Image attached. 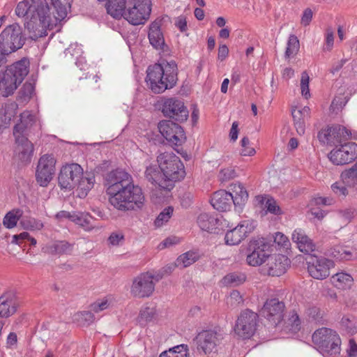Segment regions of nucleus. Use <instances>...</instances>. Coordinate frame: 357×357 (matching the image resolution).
Segmentation results:
<instances>
[{
	"label": "nucleus",
	"mask_w": 357,
	"mask_h": 357,
	"mask_svg": "<svg viewBox=\"0 0 357 357\" xmlns=\"http://www.w3.org/2000/svg\"><path fill=\"white\" fill-rule=\"evenodd\" d=\"M36 123V116L29 111H24L20 114V122L13 128L15 137H27L29 132Z\"/></svg>",
	"instance_id": "nucleus-25"
},
{
	"label": "nucleus",
	"mask_w": 357,
	"mask_h": 357,
	"mask_svg": "<svg viewBox=\"0 0 357 357\" xmlns=\"http://www.w3.org/2000/svg\"><path fill=\"white\" fill-rule=\"evenodd\" d=\"M294 126L298 135L305 133V122L310 116V109L305 106L301 109H293L291 111Z\"/></svg>",
	"instance_id": "nucleus-31"
},
{
	"label": "nucleus",
	"mask_w": 357,
	"mask_h": 357,
	"mask_svg": "<svg viewBox=\"0 0 357 357\" xmlns=\"http://www.w3.org/2000/svg\"><path fill=\"white\" fill-rule=\"evenodd\" d=\"M20 223L25 229L40 230L43 227V224L40 220L29 216L22 217Z\"/></svg>",
	"instance_id": "nucleus-47"
},
{
	"label": "nucleus",
	"mask_w": 357,
	"mask_h": 357,
	"mask_svg": "<svg viewBox=\"0 0 357 357\" xmlns=\"http://www.w3.org/2000/svg\"><path fill=\"white\" fill-rule=\"evenodd\" d=\"M291 238L297 244L301 252L310 255L312 252L314 251L315 244L302 229H295L292 233Z\"/></svg>",
	"instance_id": "nucleus-30"
},
{
	"label": "nucleus",
	"mask_w": 357,
	"mask_h": 357,
	"mask_svg": "<svg viewBox=\"0 0 357 357\" xmlns=\"http://www.w3.org/2000/svg\"><path fill=\"white\" fill-rule=\"evenodd\" d=\"M284 308V303L278 298L267 299L261 310V314L272 324L277 326L283 319Z\"/></svg>",
	"instance_id": "nucleus-20"
},
{
	"label": "nucleus",
	"mask_w": 357,
	"mask_h": 357,
	"mask_svg": "<svg viewBox=\"0 0 357 357\" xmlns=\"http://www.w3.org/2000/svg\"><path fill=\"white\" fill-rule=\"evenodd\" d=\"M351 132L344 127L335 126L321 129L317 135L319 141L324 144L336 146L342 144L350 137Z\"/></svg>",
	"instance_id": "nucleus-15"
},
{
	"label": "nucleus",
	"mask_w": 357,
	"mask_h": 357,
	"mask_svg": "<svg viewBox=\"0 0 357 357\" xmlns=\"http://www.w3.org/2000/svg\"><path fill=\"white\" fill-rule=\"evenodd\" d=\"M158 128L161 135L172 145L180 146L186 139L182 127L171 120L160 121Z\"/></svg>",
	"instance_id": "nucleus-16"
},
{
	"label": "nucleus",
	"mask_w": 357,
	"mask_h": 357,
	"mask_svg": "<svg viewBox=\"0 0 357 357\" xmlns=\"http://www.w3.org/2000/svg\"><path fill=\"white\" fill-rule=\"evenodd\" d=\"M332 282L338 289H349L354 282L351 275L346 273H337L332 276Z\"/></svg>",
	"instance_id": "nucleus-38"
},
{
	"label": "nucleus",
	"mask_w": 357,
	"mask_h": 357,
	"mask_svg": "<svg viewBox=\"0 0 357 357\" xmlns=\"http://www.w3.org/2000/svg\"><path fill=\"white\" fill-rule=\"evenodd\" d=\"M301 324L298 314L294 311L292 312L288 319V325L290 326V330L294 333L298 331L301 328Z\"/></svg>",
	"instance_id": "nucleus-53"
},
{
	"label": "nucleus",
	"mask_w": 357,
	"mask_h": 357,
	"mask_svg": "<svg viewBox=\"0 0 357 357\" xmlns=\"http://www.w3.org/2000/svg\"><path fill=\"white\" fill-rule=\"evenodd\" d=\"M274 242L283 248H287L289 244L288 238L281 232H276L275 234Z\"/></svg>",
	"instance_id": "nucleus-55"
},
{
	"label": "nucleus",
	"mask_w": 357,
	"mask_h": 357,
	"mask_svg": "<svg viewBox=\"0 0 357 357\" xmlns=\"http://www.w3.org/2000/svg\"><path fill=\"white\" fill-rule=\"evenodd\" d=\"M6 62L7 59L0 56V67ZM29 66V62L23 59L7 67L2 75L0 74V91L4 97L13 94L27 75Z\"/></svg>",
	"instance_id": "nucleus-4"
},
{
	"label": "nucleus",
	"mask_w": 357,
	"mask_h": 357,
	"mask_svg": "<svg viewBox=\"0 0 357 357\" xmlns=\"http://www.w3.org/2000/svg\"><path fill=\"white\" fill-rule=\"evenodd\" d=\"M25 40L18 24L7 26L0 33V56L7 59L8 56L24 46Z\"/></svg>",
	"instance_id": "nucleus-7"
},
{
	"label": "nucleus",
	"mask_w": 357,
	"mask_h": 357,
	"mask_svg": "<svg viewBox=\"0 0 357 357\" xmlns=\"http://www.w3.org/2000/svg\"><path fill=\"white\" fill-rule=\"evenodd\" d=\"M323 295L331 301H337V296L335 289L326 288L323 291Z\"/></svg>",
	"instance_id": "nucleus-64"
},
{
	"label": "nucleus",
	"mask_w": 357,
	"mask_h": 357,
	"mask_svg": "<svg viewBox=\"0 0 357 357\" xmlns=\"http://www.w3.org/2000/svg\"><path fill=\"white\" fill-rule=\"evenodd\" d=\"M252 230V227L248 221L241 222L226 233L225 237L226 244L229 245L239 244Z\"/></svg>",
	"instance_id": "nucleus-24"
},
{
	"label": "nucleus",
	"mask_w": 357,
	"mask_h": 357,
	"mask_svg": "<svg viewBox=\"0 0 357 357\" xmlns=\"http://www.w3.org/2000/svg\"><path fill=\"white\" fill-rule=\"evenodd\" d=\"M146 73V82L154 93H161L172 89L178 80V68L174 61L162 60L149 66Z\"/></svg>",
	"instance_id": "nucleus-2"
},
{
	"label": "nucleus",
	"mask_w": 357,
	"mask_h": 357,
	"mask_svg": "<svg viewBox=\"0 0 357 357\" xmlns=\"http://www.w3.org/2000/svg\"><path fill=\"white\" fill-rule=\"evenodd\" d=\"M224 336L223 330L219 327L202 331L196 336L198 353L201 356L217 354Z\"/></svg>",
	"instance_id": "nucleus-8"
},
{
	"label": "nucleus",
	"mask_w": 357,
	"mask_h": 357,
	"mask_svg": "<svg viewBox=\"0 0 357 357\" xmlns=\"http://www.w3.org/2000/svg\"><path fill=\"white\" fill-rule=\"evenodd\" d=\"M162 20L156 19L149 26L148 38L150 44L156 50H164L165 46V38L160 26Z\"/></svg>",
	"instance_id": "nucleus-27"
},
{
	"label": "nucleus",
	"mask_w": 357,
	"mask_h": 357,
	"mask_svg": "<svg viewBox=\"0 0 357 357\" xmlns=\"http://www.w3.org/2000/svg\"><path fill=\"white\" fill-rule=\"evenodd\" d=\"M162 113L169 119L183 123L189 116V112L183 101L176 97L164 98L162 103Z\"/></svg>",
	"instance_id": "nucleus-11"
},
{
	"label": "nucleus",
	"mask_w": 357,
	"mask_h": 357,
	"mask_svg": "<svg viewBox=\"0 0 357 357\" xmlns=\"http://www.w3.org/2000/svg\"><path fill=\"white\" fill-rule=\"evenodd\" d=\"M313 13L311 8H307L304 10L301 17V23L302 25L306 26L310 24L312 19Z\"/></svg>",
	"instance_id": "nucleus-57"
},
{
	"label": "nucleus",
	"mask_w": 357,
	"mask_h": 357,
	"mask_svg": "<svg viewBox=\"0 0 357 357\" xmlns=\"http://www.w3.org/2000/svg\"><path fill=\"white\" fill-rule=\"evenodd\" d=\"M128 6V0H107V12L113 18L120 20L123 17Z\"/></svg>",
	"instance_id": "nucleus-32"
},
{
	"label": "nucleus",
	"mask_w": 357,
	"mask_h": 357,
	"mask_svg": "<svg viewBox=\"0 0 357 357\" xmlns=\"http://www.w3.org/2000/svg\"><path fill=\"white\" fill-rule=\"evenodd\" d=\"M193 195L190 192H185L181 197V204L183 207L188 208L192 203Z\"/></svg>",
	"instance_id": "nucleus-60"
},
{
	"label": "nucleus",
	"mask_w": 357,
	"mask_h": 357,
	"mask_svg": "<svg viewBox=\"0 0 357 357\" xmlns=\"http://www.w3.org/2000/svg\"><path fill=\"white\" fill-rule=\"evenodd\" d=\"M259 201L264 203L267 211L274 215H281L282 211L278 204L277 202L272 197H259Z\"/></svg>",
	"instance_id": "nucleus-46"
},
{
	"label": "nucleus",
	"mask_w": 357,
	"mask_h": 357,
	"mask_svg": "<svg viewBox=\"0 0 357 357\" xmlns=\"http://www.w3.org/2000/svg\"><path fill=\"white\" fill-rule=\"evenodd\" d=\"M159 357H189L187 344H180L162 352Z\"/></svg>",
	"instance_id": "nucleus-42"
},
{
	"label": "nucleus",
	"mask_w": 357,
	"mask_h": 357,
	"mask_svg": "<svg viewBox=\"0 0 357 357\" xmlns=\"http://www.w3.org/2000/svg\"><path fill=\"white\" fill-rule=\"evenodd\" d=\"M346 185H348L342 179V181L334 183L331 185V189L336 196L339 198L343 199L348 195V190Z\"/></svg>",
	"instance_id": "nucleus-51"
},
{
	"label": "nucleus",
	"mask_w": 357,
	"mask_h": 357,
	"mask_svg": "<svg viewBox=\"0 0 357 357\" xmlns=\"http://www.w3.org/2000/svg\"><path fill=\"white\" fill-rule=\"evenodd\" d=\"M267 263L263 266L262 271L273 277L283 275L289 266L290 261L283 255H268Z\"/></svg>",
	"instance_id": "nucleus-21"
},
{
	"label": "nucleus",
	"mask_w": 357,
	"mask_h": 357,
	"mask_svg": "<svg viewBox=\"0 0 357 357\" xmlns=\"http://www.w3.org/2000/svg\"><path fill=\"white\" fill-rule=\"evenodd\" d=\"M155 315V310L150 307L142 308L138 317V322L141 325H145L151 321Z\"/></svg>",
	"instance_id": "nucleus-50"
},
{
	"label": "nucleus",
	"mask_w": 357,
	"mask_h": 357,
	"mask_svg": "<svg viewBox=\"0 0 357 357\" xmlns=\"http://www.w3.org/2000/svg\"><path fill=\"white\" fill-rule=\"evenodd\" d=\"M341 178L348 186L357 185V161L350 169L342 172Z\"/></svg>",
	"instance_id": "nucleus-43"
},
{
	"label": "nucleus",
	"mask_w": 357,
	"mask_h": 357,
	"mask_svg": "<svg viewBox=\"0 0 357 357\" xmlns=\"http://www.w3.org/2000/svg\"><path fill=\"white\" fill-rule=\"evenodd\" d=\"M153 276L149 273H143L135 277L130 287V294L135 298H144L152 295L155 290Z\"/></svg>",
	"instance_id": "nucleus-17"
},
{
	"label": "nucleus",
	"mask_w": 357,
	"mask_h": 357,
	"mask_svg": "<svg viewBox=\"0 0 357 357\" xmlns=\"http://www.w3.org/2000/svg\"><path fill=\"white\" fill-rule=\"evenodd\" d=\"M108 307V303L107 301H102L101 302L97 301L93 303H92L90 306L91 310L93 311L94 312H99L103 310L107 309Z\"/></svg>",
	"instance_id": "nucleus-59"
},
{
	"label": "nucleus",
	"mask_w": 357,
	"mask_h": 357,
	"mask_svg": "<svg viewBox=\"0 0 357 357\" xmlns=\"http://www.w3.org/2000/svg\"><path fill=\"white\" fill-rule=\"evenodd\" d=\"M309 82L310 77L308 74L305 71L303 72L301 79V89L302 96H303L306 99H308L310 97Z\"/></svg>",
	"instance_id": "nucleus-52"
},
{
	"label": "nucleus",
	"mask_w": 357,
	"mask_h": 357,
	"mask_svg": "<svg viewBox=\"0 0 357 357\" xmlns=\"http://www.w3.org/2000/svg\"><path fill=\"white\" fill-rule=\"evenodd\" d=\"M334 42V32L332 28L328 27L326 29V47H324L325 50L330 51L333 46Z\"/></svg>",
	"instance_id": "nucleus-54"
},
{
	"label": "nucleus",
	"mask_w": 357,
	"mask_h": 357,
	"mask_svg": "<svg viewBox=\"0 0 357 357\" xmlns=\"http://www.w3.org/2000/svg\"><path fill=\"white\" fill-rule=\"evenodd\" d=\"M110 204L121 211L140 209L143 207L145 197L142 188L133 183L128 184L120 191L109 197Z\"/></svg>",
	"instance_id": "nucleus-5"
},
{
	"label": "nucleus",
	"mask_w": 357,
	"mask_h": 357,
	"mask_svg": "<svg viewBox=\"0 0 357 357\" xmlns=\"http://www.w3.org/2000/svg\"><path fill=\"white\" fill-rule=\"evenodd\" d=\"M159 169L163 173L166 181H162V188L167 192L171 191L176 181L185 176V168L180 158L172 152H165L157 157Z\"/></svg>",
	"instance_id": "nucleus-3"
},
{
	"label": "nucleus",
	"mask_w": 357,
	"mask_h": 357,
	"mask_svg": "<svg viewBox=\"0 0 357 357\" xmlns=\"http://www.w3.org/2000/svg\"><path fill=\"white\" fill-rule=\"evenodd\" d=\"M22 215V211L21 210L11 211L8 212L3 218V225L8 229H12L15 227L17 223V221L20 219Z\"/></svg>",
	"instance_id": "nucleus-45"
},
{
	"label": "nucleus",
	"mask_w": 357,
	"mask_h": 357,
	"mask_svg": "<svg viewBox=\"0 0 357 357\" xmlns=\"http://www.w3.org/2000/svg\"><path fill=\"white\" fill-rule=\"evenodd\" d=\"M267 248L268 245L261 241L251 242L249 245V250L251 252L248 255L246 259L248 264L256 266L266 261L269 255L266 250Z\"/></svg>",
	"instance_id": "nucleus-23"
},
{
	"label": "nucleus",
	"mask_w": 357,
	"mask_h": 357,
	"mask_svg": "<svg viewBox=\"0 0 357 357\" xmlns=\"http://www.w3.org/2000/svg\"><path fill=\"white\" fill-rule=\"evenodd\" d=\"M144 174L146 178L149 182L158 186L159 190H164L162 188V185H164L162 184V183H163L162 181H166V179L163 176V173H162L160 169L159 170L156 165L147 166Z\"/></svg>",
	"instance_id": "nucleus-33"
},
{
	"label": "nucleus",
	"mask_w": 357,
	"mask_h": 357,
	"mask_svg": "<svg viewBox=\"0 0 357 357\" xmlns=\"http://www.w3.org/2000/svg\"><path fill=\"white\" fill-rule=\"evenodd\" d=\"M94 183L95 178L93 176L89 177H84L82 176V178H80V181H78V183L76 185L77 188V190L78 197L80 198H84L93 187Z\"/></svg>",
	"instance_id": "nucleus-39"
},
{
	"label": "nucleus",
	"mask_w": 357,
	"mask_h": 357,
	"mask_svg": "<svg viewBox=\"0 0 357 357\" xmlns=\"http://www.w3.org/2000/svg\"><path fill=\"white\" fill-rule=\"evenodd\" d=\"M300 44L298 38L295 35H290L287 41L284 54L286 59H290L297 54L299 51Z\"/></svg>",
	"instance_id": "nucleus-44"
},
{
	"label": "nucleus",
	"mask_w": 357,
	"mask_h": 357,
	"mask_svg": "<svg viewBox=\"0 0 357 357\" xmlns=\"http://www.w3.org/2000/svg\"><path fill=\"white\" fill-rule=\"evenodd\" d=\"M230 187L232 191L230 194L234 197V205H243L248 199V193L244 186L241 183H236L231 184Z\"/></svg>",
	"instance_id": "nucleus-36"
},
{
	"label": "nucleus",
	"mask_w": 357,
	"mask_h": 357,
	"mask_svg": "<svg viewBox=\"0 0 357 357\" xmlns=\"http://www.w3.org/2000/svg\"><path fill=\"white\" fill-rule=\"evenodd\" d=\"M47 8L46 0H24L16 6L15 14L20 17H26L24 27L33 40L46 36L48 25L51 20L54 21L52 17L46 15Z\"/></svg>",
	"instance_id": "nucleus-1"
},
{
	"label": "nucleus",
	"mask_w": 357,
	"mask_h": 357,
	"mask_svg": "<svg viewBox=\"0 0 357 357\" xmlns=\"http://www.w3.org/2000/svg\"><path fill=\"white\" fill-rule=\"evenodd\" d=\"M17 158L22 162H30L33 153V144L27 137H15Z\"/></svg>",
	"instance_id": "nucleus-28"
},
{
	"label": "nucleus",
	"mask_w": 357,
	"mask_h": 357,
	"mask_svg": "<svg viewBox=\"0 0 357 357\" xmlns=\"http://www.w3.org/2000/svg\"><path fill=\"white\" fill-rule=\"evenodd\" d=\"M17 310L15 303L10 294L0 296V317L8 318Z\"/></svg>",
	"instance_id": "nucleus-35"
},
{
	"label": "nucleus",
	"mask_w": 357,
	"mask_h": 357,
	"mask_svg": "<svg viewBox=\"0 0 357 357\" xmlns=\"http://www.w3.org/2000/svg\"><path fill=\"white\" fill-rule=\"evenodd\" d=\"M306 261L310 275L317 280H324L328 277L330 269L334 266L333 261L313 255H310Z\"/></svg>",
	"instance_id": "nucleus-14"
},
{
	"label": "nucleus",
	"mask_w": 357,
	"mask_h": 357,
	"mask_svg": "<svg viewBox=\"0 0 357 357\" xmlns=\"http://www.w3.org/2000/svg\"><path fill=\"white\" fill-rule=\"evenodd\" d=\"M52 8L48 5V12L46 15H50L55 22H50L47 29H52L59 22L64 20L71 8L73 0H50Z\"/></svg>",
	"instance_id": "nucleus-22"
},
{
	"label": "nucleus",
	"mask_w": 357,
	"mask_h": 357,
	"mask_svg": "<svg viewBox=\"0 0 357 357\" xmlns=\"http://www.w3.org/2000/svg\"><path fill=\"white\" fill-rule=\"evenodd\" d=\"M246 280V276L241 272H234L226 275L222 279V283L225 286L236 287L243 284Z\"/></svg>",
	"instance_id": "nucleus-41"
},
{
	"label": "nucleus",
	"mask_w": 357,
	"mask_h": 357,
	"mask_svg": "<svg viewBox=\"0 0 357 357\" xmlns=\"http://www.w3.org/2000/svg\"><path fill=\"white\" fill-rule=\"evenodd\" d=\"M328 157L330 160L336 165H342L351 162L357 157V144L355 142H344L340 147L332 150Z\"/></svg>",
	"instance_id": "nucleus-18"
},
{
	"label": "nucleus",
	"mask_w": 357,
	"mask_h": 357,
	"mask_svg": "<svg viewBox=\"0 0 357 357\" xmlns=\"http://www.w3.org/2000/svg\"><path fill=\"white\" fill-rule=\"evenodd\" d=\"M151 12V0H128L123 18L132 25L144 24Z\"/></svg>",
	"instance_id": "nucleus-9"
},
{
	"label": "nucleus",
	"mask_w": 357,
	"mask_h": 357,
	"mask_svg": "<svg viewBox=\"0 0 357 357\" xmlns=\"http://www.w3.org/2000/svg\"><path fill=\"white\" fill-rule=\"evenodd\" d=\"M55 164L56 160L51 155H44L39 159L36 178L40 186H47L52 179L55 172Z\"/></svg>",
	"instance_id": "nucleus-19"
},
{
	"label": "nucleus",
	"mask_w": 357,
	"mask_h": 357,
	"mask_svg": "<svg viewBox=\"0 0 357 357\" xmlns=\"http://www.w3.org/2000/svg\"><path fill=\"white\" fill-rule=\"evenodd\" d=\"M197 222L202 230L213 233L215 232L219 219L209 213H202L197 217Z\"/></svg>",
	"instance_id": "nucleus-34"
},
{
	"label": "nucleus",
	"mask_w": 357,
	"mask_h": 357,
	"mask_svg": "<svg viewBox=\"0 0 357 357\" xmlns=\"http://www.w3.org/2000/svg\"><path fill=\"white\" fill-rule=\"evenodd\" d=\"M324 312L317 306H310L305 310V316L309 321L322 323Z\"/></svg>",
	"instance_id": "nucleus-48"
},
{
	"label": "nucleus",
	"mask_w": 357,
	"mask_h": 357,
	"mask_svg": "<svg viewBox=\"0 0 357 357\" xmlns=\"http://www.w3.org/2000/svg\"><path fill=\"white\" fill-rule=\"evenodd\" d=\"M124 240V236L121 233L113 232L108 238V241L112 245H118Z\"/></svg>",
	"instance_id": "nucleus-58"
},
{
	"label": "nucleus",
	"mask_w": 357,
	"mask_h": 357,
	"mask_svg": "<svg viewBox=\"0 0 357 357\" xmlns=\"http://www.w3.org/2000/svg\"><path fill=\"white\" fill-rule=\"evenodd\" d=\"M259 317L257 313L245 309L240 313L234 326V333L242 339H250L257 330Z\"/></svg>",
	"instance_id": "nucleus-10"
},
{
	"label": "nucleus",
	"mask_w": 357,
	"mask_h": 357,
	"mask_svg": "<svg viewBox=\"0 0 357 357\" xmlns=\"http://www.w3.org/2000/svg\"><path fill=\"white\" fill-rule=\"evenodd\" d=\"M11 118L9 116H7L6 112L5 109L0 110V129L3 132V130L8 128L10 123Z\"/></svg>",
	"instance_id": "nucleus-56"
},
{
	"label": "nucleus",
	"mask_w": 357,
	"mask_h": 357,
	"mask_svg": "<svg viewBox=\"0 0 357 357\" xmlns=\"http://www.w3.org/2000/svg\"><path fill=\"white\" fill-rule=\"evenodd\" d=\"M79 317L82 321L85 322L86 325H89L94 320V315L91 311H84L79 314Z\"/></svg>",
	"instance_id": "nucleus-62"
},
{
	"label": "nucleus",
	"mask_w": 357,
	"mask_h": 357,
	"mask_svg": "<svg viewBox=\"0 0 357 357\" xmlns=\"http://www.w3.org/2000/svg\"><path fill=\"white\" fill-rule=\"evenodd\" d=\"M93 221V218L89 213L74 212L72 222L79 225L85 230H91L94 227Z\"/></svg>",
	"instance_id": "nucleus-37"
},
{
	"label": "nucleus",
	"mask_w": 357,
	"mask_h": 357,
	"mask_svg": "<svg viewBox=\"0 0 357 357\" xmlns=\"http://www.w3.org/2000/svg\"><path fill=\"white\" fill-rule=\"evenodd\" d=\"M220 176L222 181H227L235 177L236 172L232 169H224L220 171Z\"/></svg>",
	"instance_id": "nucleus-61"
},
{
	"label": "nucleus",
	"mask_w": 357,
	"mask_h": 357,
	"mask_svg": "<svg viewBox=\"0 0 357 357\" xmlns=\"http://www.w3.org/2000/svg\"><path fill=\"white\" fill-rule=\"evenodd\" d=\"M73 244L66 241H54L50 242L42 248L44 253L54 255H62L71 254Z\"/></svg>",
	"instance_id": "nucleus-29"
},
{
	"label": "nucleus",
	"mask_w": 357,
	"mask_h": 357,
	"mask_svg": "<svg viewBox=\"0 0 357 357\" xmlns=\"http://www.w3.org/2000/svg\"><path fill=\"white\" fill-rule=\"evenodd\" d=\"M198 259L197 253L189 251L180 255L176 259L174 266L180 268H184L197 261Z\"/></svg>",
	"instance_id": "nucleus-40"
},
{
	"label": "nucleus",
	"mask_w": 357,
	"mask_h": 357,
	"mask_svg": "<svg viewBox=\"0 0 357 357\" xmlns=\"http://www.w3.org/2000/svg\"><path fill=\"white\" fill-rule=\"evenodd\" d=\"M339 213L345 220L350 221L354 217L355 210L351 208H345L340 211Z\"/></svg>",
	"instance_id": "nucleus-63"
},
{
	"label": "nucleus",
	"mask_w": 357,
	"mask_h": 357,
	"mask_svg": "<svg viewBox=\"0 0 357 357\" xmlns=\"http://www.w3.org/2000/svg\"><path fill=\"white\" fill-rule=\"evenodd\" d=\"M133 181L132 176L125 170L116 169L108 172L105 177L106 192L111 197Z\"/></svg>",
	"instance_id": "nucleus-13"
},
{
	"label": "nucleus",
	"mask_w": 357,
	"mask_h": 357,
	"mask_svg": "<svg viewBox=\"0 0 357 357\" xmlns=\"http://www.w3.org/2000/svg\"><path fill=\"white\" fill-rule=\"evenodd\" d=\"M83 174V169L79 164L66 165L60 170L58 176L59 185L61 189L71 190L76 188Z\"/></svg>",
	"instance_id": "nucleus-12"
},
{
	"label": "nucleus",
	"mask_w": 357,
	"mask_h": 357,
	"mask_svg": "<svg viewBox=\"0 0 357 357\" xmlns=\"http://www.w3.org/2000/svg\"><path fill=\"white\" fill-rule=\"evenodd\" d=\"M312 339L324 354L329 357L340 355L341 339L335 331L325 327L319 328L314 332Z\"/></svg>",
	"instance_id": "nucleus-6"
},
{
	"label": "nucleus",
	"mask_w": 357,
	"mask_h": 357,
	"mask_svg": "<svg viewBox=\"0 0 357 357\" xmlns=\"http://www.w3.org/2000/svg\"><path fill=\"white\" fill-rule=\"evenodd\" d=\"M173 211L174 208L172 206H168L161 211L154 222L155 227H161L167 222L172 217Z\"/></svg>",
	"instance_id": "nucleus-49"
},
{
	"label": "nucleus",
	"mask_w": 357,
	"mask_h": 357,
	"mask_svg": "<svg viewBox=\"0 0 357 357\" xmlns=\"http://www.w3.org/2000/svg\"><path fill=\"white\" fill-rule=\"evenodd\" d=\"M211 204L213 207L220 211H226L230 209L234 204V197L225 190H220L213 193Z\"/></svg>",
	"instance_id": "nucleus-26"
}]
</instances>
